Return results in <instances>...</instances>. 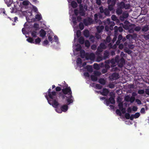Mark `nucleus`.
Returning a JSON list of instances; mask_svg holds the SVG:
<instances>
[{
	"label": "nucleus",
	"mask_w": 149,
	"mask_h": 149,
	"mask_svg": "<svg viewBox=\"0 0 149 149\" xmlns=\"http://www.w3.org/2000/svg\"><path fill=\"white\" fill-rule=\"evenodd\" d=\"M140 116V114L139 113H136L134 114H132L131 116L130 119L132 120L134 118L136 119L138 118Z\"/></svg>",
	"instance_id": "2eb2a0df"
},
{
	"label": "nucleus",
	"mask_w": 149,
	"mask_h": 149,
	"mask_svg": "<svg viewBox=\"0 0 149 149\" xmlns=\"http://www.w3.org/2000/svg\"><path fill=\"white\" fill-rule=\"evenodd\" d=\"M84 34L86 37H88L89 36V32L88 30H85L84 31Z\"/></svg>",
	"instance_id": "2f4dec72"
},
{
	"label": "nucleus",
	"mask_w": 149,
	"mask_h": 149,
	"mask_svg": "<svg viewBox=\"0 0 149 149\" xmlns=\"http://www.w3.org/2000/svg\"><path fill=\"white\" fill-rule=\"evenodd\" d=\"M101 73L98 71H96L94 72V75L91 76L92 80L93 81H96L97 80V77L101 75Z\"/></svg>",
	"instance_id": "0eeeda50"
},
{
	"label": "nucleus",
	"mask_w": 149,
	"mask_h": 149,
	"mask_svg": "<svg viewBox=\"0 0 149 149\" xmlns=\"http://www.w3.org/2000/svg\"><path fill=\"white\" fill-rule=\"evenodd\" d=\"M22 33L24 34H26L27 33V32L26 31V28H23L22 29Z\"/></svg>",
	"instance_id": "603ef678"
},
{
	"label": "nucleus",
	"mask_w": 149,
	"mask_h": 149,
	"mask_svg": "<svg viewBox=\"0 0 149 149\" xmlns=\"http://www.w3.org/2000/svg\"><path fill=\"white\" fill-rule=\"evenodd\" d=\"M85 46L87 47H89L90 45L89 42L87 40H86L85 41Z\"/></svg>",
	"instance_id": "a19ab883"
},
{
	"label": "nucleus",
	"mask_w": 149,
	"mask_h": 149,
	"mask_svg": "<svg viewBox=\"0 0 149 149\" xmlns=\"http://www.w3.org/2000/svg\"><path fill=\"white\" fill-rule=\"evenodd\" d=\"M76 34L77 36H74V42H75L76 41L77 38L79 37L80 36L81 33L80 31L77 30L76 32Z\"/></svg>",
	"instance_id": "6ab92c4d"
},
{
	"label": "nucleus",
	"mask_w": 149,
	"mask_h": 149,
	"mask_svg": "<svg viewBox=\"0 0 149 149\" xmlns=\"http://www.w3.org/2000/svg\"><path fill=\"white\" fill-rule=\"evenodd\" d=\"M107 45L106 43L105 44H104V43H101L97 49L98 51L99 52H102L103 49H105L106 48Z\"/></svg>",
	"instance_id": "6e6552de"
},
{
	"label": "nucleus",
	"mask_w": 149,
	"mask_h": 149,
	"mask_svg": "<svg viewBox=\"0 0 149 149\" xmlns=\"http://www.w3.org/2000/svg\"><path fill=\"white\" fill-rule=\"evenodd\" d=\"M32 5L28 1L25 0L22 3H20V6L21 9H29L26 11H22L21 10L22 14L26 16V19L27 21H29V17L32 15L31 7Z\"/></svg>",
	"instance_id": "f03ea898"
},
{
	"label": "nucleus",
	"mask_w": 149,
	"mask_h": 149,
	"mask_svg": "<svg viewBox=\"0 0 149 149\" xmlns=\"http://www.w3.org/2000/svg\"><path fill=\"white\" fill-rule=\"evenodd\" d=\"M128 14L127 13H124L122 15V17L124 18H126L128 17Z\"/></svg>",
	"instance_id": "4c0bfd02"
},
{
	"label": "nucleus",
	"mask_w": 149,
	"mask_h": 149,
	"mask_svg": "<svg viewBox=\"0 0 149 149\" xmlns=\"http://www.w3.org/2000/svg\"><path fill=\"white\" fill-rule=\"evenodd\" d=\"M32 9H33V10L35 12H36L38 11L37 8L36 7L34 6L33 5H32V6L31 7V10H32Z\"/></svg>",
	"instance_id": "8fccbe9b"
},
{
	"label": "nucleus",
	"mask_w": 149,
	"mask_h": 149,
	"mask_svg": "<svg viewBox=\"0 0 149 149\" xmlns=\"http://www.w3.org/2000/svg\"><path fill=\"white\" fill-rule=\"evenodd\" d=\"M48 44L49 42L47 40H45L42 43V45L44 46H46Z\"/></svg>",
	"instance_id": "c9c22d12"
},
{
	"label": "nucleus",
	"mask_w": 149,
	"mask_h": 149,
	"mask_svg": "<svg viewBox=\"0 0 149 149\" xmlns=\"http://www.w3.org/2000/svg\"><path fill=\"white\" fill-rule=\"evenodd\" d=\"M35 18L38 20L39 21L41 20L42 18V16L41 14L39 13L36 15Z\"/></svg>",
	"instance_id": "b1692460"
},
{
	"label": "nucleus",
	"mask_w": 149,
	"mask_h": 149,
	"mask_svg": "<svg viewBox=\"0 0 149 149\" xmlns=\"http://www.w3.org/2000/svg\"><path fill=\"white\" fill-rule=\"evenodd\" d=\"M148 29V26L147 25L144 26L142 29V30L143 31H146Z\"/></svg>",
	"instance_id": "e433bc0d"
},
{
	"label": "nucleus",
	"mask_w": 149,
	"mask_h": 149,
	"mask_svg": "<svg viewBox=\"0 0 149 149\" xmlns=\"http://www.w3.org/2000/svg\"><path fill=\"white\" fill-rule=\"evenodd\" d=\"M72 22L73 23L72 25L74 28V31L76 29V26H75V25H76V24L77 22V20H76V18L75 17H74V16H72Z\"/></svg>",
	"instance_id": "dca6fc26"
},
{
	"label": "nucleus",
	"mask_w": 149,
	"mask_h": 149,
	"mask_svg": "<svg viewBox=\"0 0 149 149\" xmlns=\"http://www.w3.org/2000/svg\"><path fill=\"white\" fill-rule=\"evenodd\" d=\"M95 87L97 89H100L102 88V86L99 84H97L96 85Z\"/></svg>",
	"instance_id": "c03bdc74"
},
{
	"label": "nucleus",
	"mask_w": 149,
	"mask_h": 149,
	"mask_svg": "<svg viewBox=\"0 0 149 149\" xmlns=\"http://www.w3.org/2000/svg\"><path fill=\"white\" fill-rule=\"evenodd\" d=\"M125 117L127 119H129L130 118V116L129 114L128 113H126L125 114Z\"/></svg>",
	"instance_id": "4d7b16f0"
},
{
	"label": "nucleus",
	"mask_w": 149,
	"mask_h": 149,
	"mask_svg": "<svg viewBox=\"0 0 149 149\" xmlns=\"http://www.w3.org/2000/svg\"><path fill=\"white\" fill-rule=\"evenodd\" d=\"M144 38L146 40L149 39V32L146 33L144 35Z\"/></svg>",
	"instance_id": "ea45409f"
},
{
	"label": "nucleus",
	"mask_w": 149,
	"mask_h": 149,
	"mask_svg": "<svg viewBox=\"0 0 149 149\" xmlns=\"http://www.w3.org/2000/svg\"><path fill=\"white\" fill-rule=\"evenodd\" d=\"M79 42L81 44L84 43V39L83 37H81L79 39Z\"/></svg>",
	"instance_id": "58836bf2"
},
{
	"label": "nucleus",
	"mask_w": 149,
	"mask_h": 149,
	"mask_svg": "<svg viewBox=\"0 0 149 149\" xmlns=\"http://www.w3.org/2000/svg\"><path fill=\"white\" fill-rule=\"evenodd\" d=\"M87 70L89 72H92L93 71V68L92 66L88 65L86 66Z\"/></svg>",
	"instance_id": "473e14b6"
},
{
	"label": "nucleus",
	"mask_w": 149,
	"mask_h": 149,
	"mask_svg": "<svg viewBox=\"0 0 149 149\" xmlns=\"http://www.w3.org/2000/svg\"><path fill=\"white\" fill-rule=\"evenodd\" d=\"M84 22L86 25H88L93 23L92 19L88 18L87 19H84Z\"/></svg>",
	"instance_id": "4468645a"
},
{
	"label": "nucleus",
	"mask_w": 149,
	"mask_h": 149,
	"mask_svg": "<svg viewBox=\"0 0 149 149\" xmlns=\"http://www.w3.org/2000/svg\"><path fill=\"white\" fill-rule=\"evenodd\" d=\"M94 68L95 69L98 70L99 69V67L97 64H94Z\"/></svg>",
	"instance_id": "a18cd8bd"
},
{
	"label": "nucleus",
	"mask_w": 149,
	"mask_h": 149,
	"mask_svg": "<svg viewBox=\"0 0 149 149\" xmlns=\"http://www.w3.org/2000/svg\"><path fill=\"white\" fill-rule=\"evenodd\" d=\"M36 32L35 31H33L31 32V35L33 37H36Z\"/></svg>",
	"instance_id": "37998d69"
},
{
	"label": "nucleus",
	"mask_w": 149,
	"mask_h": 149,
	"mask_svg": "<svg viewBox=\"0 0 149 149\" xmlns=\"http://www.w3.org/2000/svg\"><path fill=\"white\" fill-rule=\"evenodd\" d=\"M104 28V27L103 26H99L97 27L96 29L97 33H96L95 36L97 39H99L100 38V35L98 33H100L102 32Z\"/></svg>",
	"instance_id": "423d86ee"
},
{
	"label": "nucleus",
	"mask_w": 149,
	"mask_h": 149,
	"mask_svg": "<svg viewBox=\"0 0 149 149\" xmlns=\"http://www.w3.org/2000/svg\"><path fill=\"white\" fill-rule=\"evenodd\" d=\"M134 29L136 31H139L141 29V28L139 26H138L135 28Z\"/></svg>",
	"instance_id": "864d4df0"
},
{
	"label": "nucleus",
	"mask_w": 149,
	"mask_h": 149,
	"mask_svg": "<svg viewBox=\"0 0 149 149\" xmlns=\"http://www.w3.org/2000/svg\"><path fill=\"white\" fill-rule=\"evenodd\" d=\"M79 27L80 29L81 30H82L84 29V26L83 24L81 22L80 23L79 25Z\"/></svg>",
	"instance_id": "09e8293b"
},
{
	"label": "nucleus",
	"mask_w": 149,
	"mask_h": 149,
	"mask_svg": "<svg viewBox=\"0 0 149 149\" xmlns=\"http://www.w3.org/2000/svg\"><path fill=\"white\" fill-rule=\"evenodd\" d=\"M115 102V100L114 98L113 97H111L108 100H106V103L107 105H109L110 103L113 104H114Z\"/></svg>",
	"instance_id": "f8f14e48"
},
{
	"label": "nucleus",
	"mask_w": 149,
	"mask_h": 149,
	"mask_svg": "<svg viewBox=\"0 0 149 149\" xmlns=\"http://www.w3.org/2000/svg\"><path fill=\"white\" fill-rule=\"evenodd\" d=\"M118 6L121 9L125 8V9H128L130 7L129 4L125 5L124 3L123 2L119 3L118 4Z\"/></svg>",
	"instance_id": "9d476101"
},
{
	"label": "nucleus",
	"mask_w": 149,
	"mask_h": 149,
	"mask_svg": "<svg viewBox=\"0 0 149 149\" xmlns=\"http://www.w3.org/2000/svg\"><path fill=\"white\" fill-rule=\"evenodd\" d=\"M62 111L63 112L66 111L68 109V107L67 105H64L61 108Z\"/></svg>",
	"instance_id": "412c9836"
},
{
	"label": "nucleus",
	"mask_w": 149,
	"mask_h": 149,
	"mask_svg": "<svg viewBox=\"0 0 149 149\" xmlns=\"http://www.w3.org/2000/svg\"><path fill=\"white\" fill-rule=\"evenodd\" d=\"M118 107L119 109L121 110L123 113H124L125 112V109L123 108V104L122 102H120L118 104Z\"/></svg>",
	"instance_id": "a211bd4d"
},
{
	"label": "nucleus",
	"mask_w": 149,
	"mask_h": 149,
	"mask_svg": "<svg viewBox=\"0 0 149 149\" xmlns=\"http://www.w3.org/2000/svg\"><path fill=\"white\" fill-rule=\"evenodd\" d=\"M116 113L119 115H121V113H120V112L119 110V109H117L116 110Z\"/></svg>",
	"instance_id": "69168bd1"
},
{
	"label": "nucleus",
	"mask_w": 149,
	"mask_h": 149,
	"mask_svg": "<svg viewBox=\"0 0 149 149\" xmlns=\"http://www.w3.org/2000/svg\"><path fill=\"white\" fill-rule=\"evenodd\" d=\"M136 102L139 104H141V101L139 99H136Z\"/></svg>",
	"instance_id": "bf43d9fd"
},
{
	"label": "nucleus",
	"mask_w": 149,
	"mask_h": 149,
	"mask_svg": "<svg viewBox=\"0 0 149 149\" xmlns=\"http://www.w3.org/2000/svg\"><path fill=\"white\" fill-rule=\"evenodd\" d=\"M122 36L121 35H119L118 37V40L116 42V44L118 45L120 43V41L122 39Z\"/></svg>",
	"instance_id": "7c9ffc66"
},
{
	"label": "nucleus",
	"mask_w": 149,
	"mask_h": 149,
	"mask_svg": "<svg viewBox=\"0 0 149 149\" xmlns=\"http://www.w3.org/2000/svg\"><path fill=\"white\" fill-rule=\"evenodd\" d=\"M111 40L110 37L109 36H108L107 38L106 41L107 42H109Z\"/></svg>",
	"instance_id": "0e129e2a"
},
{
	"label": "nucleus",
	"mask_w": 149,
	"mask_h": 149,
	"mask_svg": "<svg viewBox=\"0 0 149 149\" xmlns=\"http://www.w3.org/2000/svg\"><path fill=\"white\" fill-rule=\"evenodd\" d=\"M98 16L100 18H102V16L100 14H99L98 15L97 14H95L94 15V18L95 21L96 22H97L96 21V20L97 18V16Z\"/></svg>",
	"instance_id": "bb28decb"
},
{
	"label": "nucleus",
	"mask_w": 149,
	"mask_h": 149,
	"mask_svg": "<svg viewBox=\"0 0 149 149\" xmlns=\"http://www.w3.org/2000/svg\"><path fill=\"white\" fill-rule=\"evenodd\" d=\"M40 34L41 37H43L45 36V35L46 32L44 30L42 29L40 31Z\"/></svg>",
	"instance_id": "5701e85b"
},
{
	"label": "nucleus",
	"mask_w": 149,
	"mask_h": 149,
	"mask_svg": "<svg viewBox=\"0 0 149 149\" xmlns=\"http://www.w3.org/2000/svg\"><path fill=\"white\" fill-rule=\"evenodd\" d=\"M99 82L101 84L104 85L105 83V80L103 79H100L99 80Z\"/></svg>",
	"instance_id": "f704fd0d"
},
{
	"label": "nucleus",
	"mask_w": 149,
	"mask_h": 149,
	"mask_svg": "<svg viewBox=\"0 0 149 149\" xmlns=\"http://www.w3.org/2000/svg\"><path fill=\"white\" fill-rule=\"evenodd\" d=\"M48 39L49 41L51 42V43H52V37L50 36H48Z\"/></svg>",
	"instance_id": "680f3d73"
},
{
	"label": "nucleus",
	"mask_w": 149,
	"mask_h": 149,
	"mask_svg": "<svg viewBox=\"0 0 149 149\" xmlns=\"http://www.w3.org/2000/svg\"><path fill=\"white\" fill-rule=\"evenodd\" d=\"M62 91L63 93L65 95L67 94L68 95V97L65 96V97H66V101L68 103V104H69L70 103H72L73 102V97L72 96V92L70 87L66 88L62 90Z\"/></svg>",
	"instance_id": "39448f33"
},
{
	"label": "nucleus",
	"mask_w": 149,
	"mask_h": 149,
	"mask_svg": "<svg viewBox=\"0 0 149 149\" xmlns=\"http://www.w3.org/2000/svg\"><path fill=\"white\" fill-rule=\"evenodd\" d=\"M55 110L58 113H61L62 111L61 109H60L58 108H56V109Z\"/></svg>",
	"instance_id": "6e6d98bb"
},
{
	"label": "nucleus",
	"mask_w": 149,
	"mask_h": 149,
	"mask_svg": "<svg viewBox=\"0 0 149 149\" xmlns=\"http://www.w3.org/2000/svg\"><path fill=\"white\" fill-rule=\"evenodd\" d=\"M104 13L105 15H109V12L108 9L105 8L104 10Z\"/></svg>",
	"instance_id": "72a5a7b5"
},
{
	"label": "nucleus",
	"mask_w": 149,
	"mask_h": 149,
	"mask_svg": "<svg viewBox=\"0 0 149 149\" xmlns=\"http://www.w3.org/2000/svg\"><path fill=\"white\" fill-rule=\"evenodd\" d=\"M140 112L142 113H145V109L144 108H142L141 109Z\"/></svg>",
	"instance_id": "774afa93"
},
{
	"label": "nucleus",
	"mask_w": 149,
	"mask_h": 149,
	"mask_svg": "<svg viewBox=\"0 0 149 149\" xmlns=\"http://www.w3.org/2000/svg\"><path fill=\"white\" fill-rule=\"evenodd\" d=\"M41 42V39L39 38H38L36 39L34 41V43L36 44L39 45Z\"/></svg>",
	"instance_id": "a878e982"
},
{
	"label": "nucleus",
	"mask_w": 149,
	"mask_h": 149,
	"mask_svg": "<svg viewBox=\"0 0 149 149\" xmlns=\"http://www.w3.org/2000/svg\"><path fill=\"white\" fill-rule=\"evenodd\" d=\"M144 93L145 91L143 90H140L138 91V93L139 94H143Z\"/></svg>",
	"instance_id": "3c124183"
},
{
	"label": "nucleus",
	"mask_w": 149,
	"mask_h": 149,
	"mask_svg": "<svg viewBox=\"0 0 149 149\" xmlns=\"http://www.w3.org/2000/svg\"><path fill=\"white\" fill-rule=\"evenodd\" d=\"M107 23L111 26H113L115 25L114 22L113 21L110 22V19H107Z\"/></svg>",
	"instance_id": "4be33fe9"
},
{
	"label": "nucleus",
	"mask_w": 149,
	"mask_h": 149,
	"mask_svg": "<svg viewBox=\"0 0 149 149\" xmlns=\"http://www.w3.org/2000/svg\"><path fill=\"white\" fill-rule=\"evenodd\" d=\"M99 92L101 94L104 95H106L109 93V91L107 89L104 88L102 91H100Z\"/></svg>",
	"instance_id": "f3484780"
},
{
	"label": "nucleus",
	"mask_w": 149,
	"mask_h": 149,
	"mask_svg": "<svg viewBox=\"0 0 149 149\" xmlns=\"http://www.w3.org/2000/svg\"><path fill=\"white\" fill-rule=\"evenodd\" d=\"M77 65L79 66L80 68L86 65V63L85 62L83 63V64H81V58H77Z\"/></svg>",
	"instance_id": "9b49d317"
},
{
	"label": "nucleus",
	"mask_w": 149,
	"mask_h": 149,
	"mask_svg": "<svg viewBox=\"0 0 149 149\" xmlns=\"http://www.w3.org/2000/svg\"><path fill=\"white\" fill-rule=\"evenodd\" d=\"M125 99L126 101L129 102L130 100V97L128 95L126 96L125 97Z\"/></svg>",
	"instance_id": "79ce46f5"
},
{
	"label": "nucleus",
	"mask_w": 149,
	"mask_h": 149,
	"mask_svg": "<svg viewBox=\"0 0 149 149\" xmlns=\"http://www.w3.org/2000/svg\"><path fill=\"white\" fill-rule=\"evenodd\" d=\"M111 18L113 20L116 21L117 22H119V20L117 19V17L114 15H112L111 16Z\"/></svg>",
	"instance_id": "c756f323"
},
{
	"label": "nucleus",
	"mask_w": 149,
	"mask_h": 149,
	"mask_svg": "<svg viewBox=\"0 0 149 149\" xmlns=\"http://www.w3.org/2000/svg\"><path fill=\"white\" fill-rule=\"evenodd\" d=\"M79 7L80 8V12L79 13V15L81 16H83L85 15V12L83 10H82L83 7L81 5H80Z\"/></svg>",
	"instance_id": "aec40b11"
},
{
	"label": "nucleus",
	"mask_w": 149,
	"mask_h": 149,
	"mask_svg": "<svg viewBox=\"0 0 149 149\" xmlns=\"http://www.w3.org/2000/svg\"><path fill=\"white\" fill-rule=\"evenodd\" d=\"M71 5L72 7L74 8H76L77 6V3L74 1H72L71 3Z\"/></svg>",
	"instance_id": "cd10ccee"
},
{
	"label": "nucleus",
	"mask_w": 149,
	"mask_h": 149,
	"mask_svg": "<svg viewBox=\"0 0 149 149\" xmlns=\"http://www.w3.org/2000/svg\"><path fill=\"white\" fill-rule=\"evenodd\" d=\"M51 89L49 88L46 93L45 97L47 98L48 103L54 107L56 108L58 105V103L56 100V97L55 92H51Z\"/></svg>",
	"instance_id": "7ed1b4c3"
},
{
	"label": "nucleus",
	"mask_w": 149,
	"mask_h": 149,
	"mask_svg": "<svg viewBox=\"0 0 149 149\" xmlns=\"http://www.w3.org/2000/svg\"><path fill=\"white\" fill-rule=\"evenodd\" d=\"M8 6H10L12 3V0H4Z\"/></svg>",
	"instance_id": "393cba45"
},
{
	"label": "nucleus",
	"mask_w": 149,
	"mask_h": 149,
	"mask_svg": "<svg viewBox=\"0 0 149 149\" xmlns=\"http://www.w3.org/2000/svg\"><path fill=\"white\" fill-rule=\"evenodd\" d=\"M136 36V34L134 35V36L130 34L126 36V38L127 39V41H130V43L132 42L133 40L134 39Z\"/></svg>",
	"instance_id": "1a4fd4ad"
},
{
	"label": "nucleus",
	"mask_w": 149,
	"mask_h": 149,
	"mask_svg": "<svg viewBox=\"0 0 149 149\" xmlns=\"http://www.w3.org/2000/svg\"><path fill=\"white\" fill-rule=\"evenodd\" d=\"M73 51L74 55H77L80 51L81 56L82 58H85L86 60H94L95 58V54L93 53H86L83 50H81V46L79 44L74 45L73 46Z\"/></svg>",
	"instance_id": "f257e3e1"
},
{
	"label": "nucleus",
	"mask_w": 149,
	"mask_h": 149,
	"mask_svg": "<svg viewBox=\"0 0 149 149\" xmlns=\"http://www.w3.org/2000/svg\"><path fill=\"white\" fill-rule=\"evenodd\" d=\"M125 51L129 54H131L132 53V52L129 49H125Z\"/></svg>",
	"instance_id": "5fc2aeb1"
},
{
	"label": "nucleus",
	"mask_w": 149,
	"mask_h": 149,
	"mask_svg": "<svg viewBox=\"0 0 149 149\" xmlns=\"http://www.w3.org/2000/svg\"><path fill=\"white\" fill-rule=\"evenodd\" d=\"M26 40L31 43H34V41L33 39L31 38H29L26 39Z\"/></svg>",
	"instance_id": "c85d7f7f"
},
{
	"label": "nucleus",
	"mask_w": 149,
	"mask_h": 149,
	"mask_svg": "<svg viewBox=\"0 0 149 149\" xmlns=\"http://www.w3.org/2000/svg\"><path fill=\"white\" fill-rule=\"evenodd\" d=\"M5 11L4 9L2 8L0 10V13H3V14H5Z\"/></svg>",
	"instance_id": "052dcab7"
},
{
	"label": "nucleus",
	"mask_w": 149,
	"mask_h": 149,
	"mask_svg": "<svg viewBox=\"0 0 149 149\" xmlns=\"http://www.w3.org/2000/svg\"><path fill=\"white\" fill-rule=\"evenodd\" d=\"M113 6L111 5H109L108 7L109 10H112L113 8Z\"/></svg>",
	"instance_id": "13d9d810"
},
{
	"label": "nucleus",
	"mask_w": 149,
	"mask_h": 149,
	"mask_svg": "<svg viewBox=\"0 0 149 149\" xmlns=\"http://www.w3.org/2000/svg\"><path fill=\"white\" fill-rule=\"evenodd\" d=\"M109 87L110 88H113L114 87V85L113 84H110L109 85Z\"/></svg>",
	"instance_id": "e2e57ef3"
},
{
	"label": "nucleus",
	"mask_w": 149,
	"mask_h": 149,
	"mask_svg": "<svg viewBox=\"0 0 149 149\" xmlns=\"http://www.w3.org/2000/svg\"><path fill=\"white\" fill-rule=\"evenodd\" d=\"M109 77L111 80L116 79L119 78V75L117 73H114L110 76Z\"/></svg>",
	"instance_id": "ddd939ff"
},
{
	"label": "nucleus",
	"mask_w": 149,
	"mask_h": 149,
	"mask_svg": "<svg viewBox=\"0 0 149 149\" xmlns=\"http://www.w3.org/2000/svg\"><path fill=\"white\" fill-rule=\"evenodd\" d=\"M120 55L122 58L119 61V56H117L115 59H113L111 60V63L112 64L111 65V67H113L115 66L116 64H118V66L120 67L121 68L125 64V60L123 57H126L125 55L123 52H121Z\"/></svg>",
	"instance_id": "20e7f679"
},
{
	"label": "nucleus",
	"mask_w": 149,
	"mask_h": 149,
	"mask_svg": "<svg viewBox=\"0 0 149 149\" xmlns=\"http://www.w3.org/2000/svg\"><path fill=\"white\" fill-rule=\"evenodd\" d=\"M116 12L118 14H120L121 13L122 11L121 9L118 8L116 10Z\"/></svg>",
	"instance_id": "de8ad7c7"
},
{
	"label": "nucleus",
	"mask_w": 149,
	"mask_h": 149,
	"mask_svg": "<svg viewBox=\"0 0 149 149\" xmlns=\"http://www.w3.org/2000/svg\"><path fill=\"white\" fill-rule=\"evenodd\" d=\"M135 97H134L132 96L130 97V101L131 103H132L135 100Z\"/></svg>",
	"instance_id": "49530a36"
},
{
	"label": "nucleus",
	"mask_w": 149,
	"mask_h": 149,
	"mask_svg": "<svg viewBox=\"0 0 149 149\" xmlns=\"http://www.w3.org/2000/svg\"><path fill=\"white\" fill-rule=\"evenodd\" d=\"M100 10L101 13H104V10L103 8L102 7H100Z\"/></svg>",
	"instance_id": "338daca9"
}]
</instances>
